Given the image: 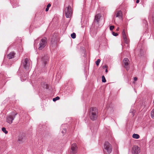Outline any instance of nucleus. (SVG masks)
<instances>
[{
	"mask_svg": "<svg viewBox=\"0 0 154 154\" xmlns=\"http://www.w3.org/2000/svg\"><path fill=\"white\" fill-rule=\"evenodd\" d=\"M100 61V59H97V60L96 61V63L97 66H98L99 65Z\"/></svg>",
	"mask_w": 154,
	"mask_h": 154,
	"instance_id": "obj_25",
	"label": "nucleus"
},
{
	"mask_svg": "<svg viewBox=\"0 0 154 154\" xmlns=\"http://www.w3.org/2000/svg\"><path fill=\"white\" fill-rule=\"evenodd\" d=\"M129 60L127 58H125L124 59L123 61L124 66L126 70L128 71L129 69V67L128 66L129 65Z\"/></svg>",
	"mask_w": 154,
	"mask_h": 154,
	"instance_id": "obj_9",
	"label": "nucleus"
},
{
	"mask_svg": "<svg viewBox=\"0 0 154 154\" xmlns=\"http://www.w3.org/2000/svg\"><path fill=\"white\" fill-rule=\"evenodd\" d=\"M122 35L124 41L125 42V47L126 48H129V40L127 38L124 29H123L122 31Z\"/></svg>",
	"mask_w": 154,
	"mask_h": 154,
	"instance_id": "obj_4",
	"label": "nucleus"
},
{
	"mask_svg": "<svg viewBox=\"0 0 154 154\" xmlns=\"http://www.w3.org/2000/svg\"><path fill=\"white\" fill-rule=\"evenodd\" d=\"M103 150L106 154H109L110 153L112 150V145L108 142H105L104 144V148Z\"/></svg>",
	"mask_w": 154,
	"mask_h": 154,
	"instance_id": "obj_2",
	"label": "nucleus"
},
{
	"mask_svg": "<svg viewBox=\"0 0 154 154\" xmlns=\"http://www.w3.org/2000/svg\"><path fill=\"white\" fill-rule=\"evenodd\" d=\"M49 56L47 55H44L42 58V61L45 65L48 61Z\"/></svg>",
	"mask_w": 154,
	"mask_h": 154,
	"instance_id": "obj_14",
	"label": "nucleus"
},
{
	"mask_svg": "<svg viewBox=\"0 0 154 154\" xmlns=\"http://www.w3.org/2000/svg\"><path fill=\"white\" fill-rule=\"evenodd\" d=\"M150 15L152 17V21L154 23V11H151Z\"/></svg>",
	"mask_w": 154,
	"mask_h": 154,
	"instance_id": "obj_17",
	"label": "nucleus"
},
{
	"mask_svg": "<svg viewBox=\"0 0 154 154\" xmlns=\"http://www.w3.org/2000/svg\"><path fill=\"white\" fill-rule=\"evenodd\" d=\"M122 12L120 11H118L116 14V17H122Z\"/></svg>",
	"mask_w": 154,
	"mask_h": 154,
	"instance_id": "obj_16",
	"label": "nucleus"
},
{
	"mask_svg": "<svg viewBox=\"0 0 154 154\" xmlns=\"http://www.w3.org/2000/svg\"><path fill=\"white\" fill-rule=\"evenodd\" d=\"M137 80V78L136 77H135L134 78V81H136Z\"/></svg>",
	"mask_w": 154,
	"mask_h": 154,
	"instance_id": "obj_30",
	"label": "nucleus"
},
{
	"mask_svg": "<svg viewBox=\"0 0 154 154\" xmlns=\"http://www.w3.org/2000/svg\"><path fill=\"white\" fill-rule=\"evenodd\" d=\"M59 99H60V97L57 96L54 98L53 99V100L54 101H57V100H59Z\"/></svg>",
	"mask_w": 154,
	"mask_h": 154,
	"instance_id": "obj_24",
	"label": "nucleus"
},
{
	"mask_svg": "<svg viewBox=\"0 0 154 154\" xmlns=\"http://www.w3.org/2000/svg\"><path fill=\"white\" fill-rule=\"evenodd\" d=\"M97 26H92L90 28V33L92 37H94L95 36L97 32Z\"/></svg>",
	"mask_w": 154,
	"mask_h": 154,
	"instance_id": "obj_8",
	"label": "nucleus"
},
{
	"mask_svg": "<svg viewBox=\"0 0 154 154\" xmlns=\"http://www.w3.org/2000/svg\"><path fill=\"white\" fill-rule=\"evenodd\" d=\"M139 1H140L139 0H137L136 2V3H139Z\"/></svg>",
	"mask_w": 154,
	"mask_h": 154,
	"instance_id": "obj_33",
	"label": "nucleus"
},
{
	"mask_svg": "<svg viewBox=\"0 0 154 154\" xmlns=\"http://www.w3.org/2000/svg\"><path fill=\"white\" fill-rule=\"evenodd\" d=\"M15 53L13 52H11L8 55L7 57L9 59H11L14 57Z\"/></svg>",
	"mask_w": 154,
	"mask_h": 154,
	"instance_id": "obj_15",
	"label": "nucleus"
},
{
	"mask_svg": "<svg viewBox=\"0 0 154 154\" xmlns=\"http://www.w3.org/2000/svg\"><path fill=\"white\" fill-rule=\"evenodd\" d=\"M146 27H148V24H146Z\"/></svg>",
	"mask_w": 154,
	"mask_h": 154,
	"instance_id": "obj_36",
	"label": "nucleus"
},
{
	"mask_svg": "<svg viewBox=\"0 0 154 154\" xmlns=\"http://www.w3.org/2000/svg\"><path fill=\"white\" fill-rule=\"evenodd\" d=\"M102 80L103 82H106V80L104 75H103L102 77Z\"/></svg>",
	"mask_w": 154,
	"mask_h": 154,
	"instance_id": "obj_23",
	"label": "nucleus"
},
{
	"mask_svg": "<svg viewBox=\"0 0 154 154\" xmlns=\"http://www.w3.org/2000/svg\"><path fill=\"white\" fill-rule=\"evenodd\" d=\"M101 16V14H97L95 15L94 21V23L95 24L98 25Z\"/></svg>",
	"mask_w": 154,
	"mask_h": 154,
	"instance_id": "obj_12",
	"label": "nucleus"
},
{
	"mask_svg": "<svg viewBox=\"0 0 154 154\" xmlns=\"http://www.w3.org/2000/svg\"><path fill=\"white\" fill-rule=\"evenodd\" d=\"M98 110L95 107H91L90 109L89 112L90 117L91 120H95L97 117Z\"/></svg>",
	"mask_w": 154,
	"mask_h": 154,
	"instance_id": "obj_1",
	"label": "nucleus"
},
{
	"mask_svg": "<svg viewBox=\"0 0 154 154\" xmlns=\"http://www.w3.org/2000/svg\"><path fill=\"white\" fill-rule=\"evenodd\" d=\"M47 38L45 37L41 39L39 42L38 48H44L47 45Z\"/></svg>",
	"mask_w": 154,
	"mask_h": 154,
	"instance_id": "obj_6",
	"label": "nucleus"
},
{
	"mask_svg": "<svg viewBox=\"0 0 154 154\" xmlns=\"http://www.w3.org/2000/svg\"><path fill=\"white\" fill-rule=\"evenodd\" d=\"M77 151L78 147L76 144L75 143L72 144L70 150V154H76Z\"/></svg>",
	"mask_w": 154,
	"mask_h": 154,
	"instance_id": "obj_5",
	"label": "nucleus"
},
{
	"mask_svg": "<svg viewBox=\"0 0 154 154\" xmlns=\"http://www.w3.org/2000/svg\"><path fill=\"white\" fill-rule=\"evenodd\" d=\"M112 34L114 36H117L118 35V34L117 33H115L114 32H112Z\"/></svg>",
	"mask_w": 154,
	"mask_h": 154,
	"instance_id": "obj_26",
	"label": "nucleus"
},
{
	"mask_svg": "<svg viewBox=\"0 0 154 154\" xmlns=\"http://www.w3.org/2000/svg\"><path fill=\"white\" fill-rule=\"evenodd\" d=\"M2 131L5 134H7L8 133V131L6 130L5 128H2Z\"/></svg>",
	"mask_w": 154,
	"mask_h": 154,
	"instance_id": "obj_20",
	"label": "nucleus"
},
{
	"mask_svg": "<svg viewBox=\"0 0 154 154\" xmlns=\"http://www.w3.org/2000/svg\"><path fill=\"white\" fill-rule=\"evenodd\" d=\"M57 38L56 35H52L51 37V44L52 47H54V46L56 45L57 44Z\"/></svg>",
	"mask_w": 154,
	"mask_h": 154,
	"instance_id": "obj_13",
	"label": "nucleus"
},
{
	"mask_svg": "<svg viewBox=\"0 0 154 154\" xmlns=\"http://www.w3.org/2000/svg\"><path fill=\"white\" fill-rule=\"evenodd\" d=\"M46 89H48L49 88V85L47 84H45V87Z\"/></svg>",
	"mask_w": 154,
	"mask_h": 154,
	"instance_id": "obj_29",
	"label": "nucleus"
},
{
	"mask_svg": "<svg viewBox=\"0 0 154 154\" xmlns=\"http://www.w3.org/2000/svg\"><path fill=\"white\" fill-rule=\"evenodd\" d=\"M22 64L25 69H29L30 64L28 59L26 58L25 60H23Z\"/></svg>",
	"mask_w": 154,
	"mask_h": 154,
	"instance_id": "obj_7",
	"label": "nucleus"
},
{
	"mask_svg": "<svg viewBox=\"0 0 154 154\" xmlns=\"http://www.w3.org/2000/svg\"><path fill=\"white\" fill-rule=\"evenodd\" d=\"M18 142H19V143H20L21 141V140L20 139H20H18Z\"/></svg>",
	"mask_w": 154,
	"mask_h": 154,
	"instance_id": "obj_32",
	"label": "nucleus"
},
{
	"mask_svg": "<svg viewBox=\"0 0 154 154\" xmlns=\"http://www.w3.org/2000/svg\"><path fill=\"white\" fill-rule=\"evenodd\" d=\"M38 39L39 38H38L35 40L34 41V43H35V44L37 43V42H38Z\"/></svg>",
	"mask_w": 154,
	"mask_h": 154,
	"instance_id": "obj_28",
	"label": "nucleus"
},
{
	"mask_svg": "<svg viewBox=\"0 0 154 154\" xmlns=\"http://www.w3.org/2000/svg\"><path fill=\"white\" fill-rule=\"evenodd\" d=\"M65 14L67 18H70L72 14V8L70 6H69L67 8H66L64 10Z\"/></svg>",
	"mask_w": 154,
	"mask_h": 154,
	"instance_id": "obj_3",
	"label": "nucleus"
},
{
	"mask_svg": "<svg viewBox=\"0 0 154 154\" xmlns=\"http://www.w3.org/2000/svg\"><path fill=\"white\" fill-rule=\"evenodd\" d=\"M132 137L134 138L138 139L140 137V136L138 134H134L132 135Z\"/></svg>",
	"mask_w": 154,
	"mask_h": 154,
	"instance_id": "obj_18",
	"label": "nucleus"
},
{
	"mask_svg": "<svg viewBox=\"0 0 154 154\" xmlns=\"http://www.w3.org/2000/svg\"><path fill=\"white\" fill-rule=\"evenodd\" d=\"M105 72H106V73H107V72H108V70H107V69H106Z\"/></svg>",
	"mask_w": 154,
	"mask_h": 154,
	"instance_id": "obj_34",
	"label": "nucleus"
},
{
	"mask_svg": "<svg viewBox=\"0 0 154 154\" xmlns=\"http://www.w3.org/2000/svg\"><path fill=\"white\" fill-rule=\"evenodd\" d=\"M71 38H75L76 37V34L75 33L73 32L71 35Z\"/></svg>",
	"mask_w": 154,
	"mask_h": 154,
	"instance_id": "obj_22",
	"label": "nucleus"
},
{
	"mask_svg": "<svg viewBox=\"0 0 154 154\" xmlns=\"http://www.w3.org/2000/svg\"><path fill=\"white\" fill-rule=\"evenodd\" d=\"M132 152L133 154H138L140 152V149L137 146H134L132 148Z\"/></svg>",
	"mask_w": 154,
	"mask_h": 154,
	"instance_id": "obj_11",
	"label": "nucleus"
},
{
	"mask_svg": "<svg viewBox=\"0 0 154 154\" xmlns=\"http://www.w3.org/2000/svg\"><path fill=\"white\" fill-rule=\"evenodd\" d=\"M51 6V4L50 3H49L48 4L47 6V7L45 9V11H48L49 9V8Z\"/></svg>",
	"mask_w": 154,
	"mask_h": 154,
	"instance_id": "obj_21",
	"label": "nucleus"
},
{
	"mask_svg": "<svg viewBox=\"0 0 154 154\" xmlns=\"http://www.w3.org/2000/svg\"><path fill=\"white\" fill-rule=\"evenodd\" d=\"M119 29V28H118L116 30H118Z\"/></svg>",
	"mask_w": 154,
	"mask_h": 154,
	"instance_id": "obj_37",
	"label": "nucleus"
},
{
	"mask_svg": "<svg viewBox=\"0 0 154 154\" xmlns=\"http://www.w3.org/2000/svg\"><path fill=\"white\" fill-rule=\"evenodd\" d=\"M20 41H21V39H20Z\"/></svg>",
	"mask_w": 154,
	"mask_h": 154,
	"instance_id": "obj_38",
	"label": "nucleus"
},
{
	"mask_svg": "<svg viewBox=\"0 0 154 154\" xmlns=\"http://www.w3.org/2000/svg\"><path fill=\"white\" fill-rule=\"evenodd\" d=\"M143 22L144 23H147V21L146 20H144Z\"/></svg>",
	"mask_w": 154,
	"mask_h": 154,
	"instance_id": "obj_35",
	"label": "nucleus"
},
{
	"mask_svg": "<svg viewBox=\"0 0 154 154\" xmlns=\"http://www.w3.org/2000/svg\"><path fill=\"white\" fill-rule=\"evenodd\" d=\"M151 116L152 118L154 119V109L151 112Z\"/></svg>",
	"mask_w": 154,
	"mask_h": 154,
	"instance_id": "obj_19",
	"label": "nucleus"
},
{
	"mask_svg": "<svg viewBox=\"0 0 154 154\" xmlns=\"http://www.w3.org/2000/svg\"><path fill=\"white\" fill-rule=\"evenodd\" d=\"M103 68H106L107 67V66L106 65L105 66H103Z\"/></svg>",
	"mask_w": 154,
	"mask_h": 154,
	"instance_id": "obj_31",
	"label": "nucleus"
},
{
	"mask_svg": "<svg viewBox=\"0 0 154 154\" xmlns=\"http://www.w3.org/2000/svg\"><path fill=\"white\" fill-rule=\"evenodd\" d=\"M17 114V113L15 114L14 116H13L11 115L8 116L7 117V122L10 124L12 123L13 122V120L14 119L15 117V116Z\"/></svg>",
	"mask_w": 154,
	"mask_h": 154,
	"instance_id": "obj_10",
	"label": "nucleus"
},
{
	"mask_svg": "<svg viewBox=\"0 0 154 154\" xmlns=\"http://www.w3.org/2000/svg\"><path fill=\"white\" fill-rule=\"evenodd\" d=\"M114 28V26H110V29L111 30H113Z\"/></svg>",
	"mask_w": 154,
	"mask_h": 154,
	"instance_id": "obj_27",
	"label": "nucleus"
}]
</instances>
